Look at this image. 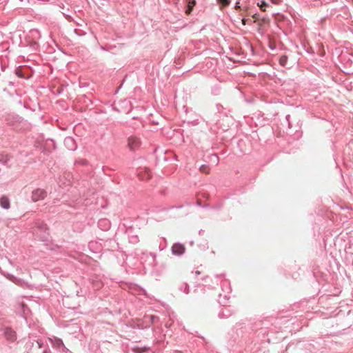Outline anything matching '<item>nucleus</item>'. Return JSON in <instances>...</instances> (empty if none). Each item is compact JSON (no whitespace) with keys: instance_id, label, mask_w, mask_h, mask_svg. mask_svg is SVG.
Segmentation results:
<instances>
[{"instance_id":"nucleus-1","label":"nucleus","mask_w":353,"mask_h":353,"mask_svg":"<svg viewBox=\"0 0 353 353\" xmlns=\"http://www.w3.org/2000/svg\"><path fill=\"white\" fill-rule=\"evenodd\" d=\"M33 234L35 238L41 241L46 242L50 240L49 229L41 220L35 221Z\"/></svg>"},{"instance_id":"nucleus-2","label":"nucleus","mask_w":353,"mask_h":353,"mask_svg":"<svg viewBox=\"0 0 353 353\" xmlns=\"http://www.w3.org/2000/svg\"><path fill=\"white\" fill-rule=\"evenodd\" d=\"M221 285L222 290L223 291V294H219L218 302L221 305L226 306L231 292L229 281L228 280H223L221 282Z\"/></svg>"},{"instance_id":"nucleus-3","label":"nucleus","mask_w":353,"mask_h":353,"mask_svg":"<svg viewBox=\"0 0 353 353\" xmlns=\"http://www.w3.org/2000/svg\"><path fill=\"white\" fill-rule=\"evenodd\" d=\"M341 60L344 67L348 70L346 72L353 73V55L351 54H342Z\"/></svg>"},{"instance_id":"nucleus-4","label":"nucleus","mask_w":353,"mask_h":353,"mask_svg":"<svg viewBox=\"0 0 353 353\" xmlns=\"http://www.w3.org/2000/svg\"><path fill=\"white\" fill-rule=\"evenodd\" d=\"M49 341L52 346L59 352L66 351V347L65 346L63 341L56 336L49 338Z\"/></svg>"},{"instance_id":"nucleus-5","label":"nucleus","mask_w":353,"mask_h":353,"mask_svg":"<svg viewBox=\"0 0 353 353\" xmlns=\"http://www.w3.org/2000/svg\"><path fill=\"white\" fill-rule=\"evenodd\" d=\"M141 140L135 136H130L128 139V146L131 151L138 150L141 146Z\"/></svg>"},{"instance_id":"nucleus-6","label":"nucleus","mask_w":353,"mask_h":353,"mask_svg":"<svg viewBox=\"0 0 353 353\" xmlns=\"http://www.w3.org/2000/svg\"><path fill=\"white\" fill-rule=\"evenodd\" d=\"M47 196V192L41 188H37L32 192V201L33 202H37L39 201L44 199Z\"/></svg>"},{"instance_id":"nucleus-7","label":"nucleus","mask_w":353,"mask_h":353,"mask_svg":"<svg viewBox=\"0 0 353 353\" xmlns=\"http://www.w3.org/2000/svg\"><path fill=\"white\" fill-rule=\"evenodd\" d=\"M185 247L183 243H175L171 248V252L173 255L180 256L185 252Z\"/></svg>"},{"instance_id":"nucleus-8","label":"nucleus","mask_w":353,"mask_h":353,"mask_svg":"<svg viewBox=\"0 0 353 353\" xmlns=\"http://www.w3.org/2000/svg\"><path fill=\"white\" fill-rule=\"evenodd\" d=\"M3 334L6 339L10 342H14L17 340V333L11 327H6Z\"/></svg>"},{"instance_id":"nucleus-9","label":"nucleus","mask_w":353,"mask_h":353,"mask_svg":"<svg viewBox=\"0 0 353 353\" xmlns=\"http://www.w3.org/2000/svg\"><path fill=\"white\" fill-rule=\"evenodd\" d=\"M5 276L8 280H10V281H12V283L19 286L25 287L27 285L26 282L23 279L17 278L11 274L8 273Z\"/></svg>"},{"instance_id":"nucleus-10","label":"nucleus","mask_w":353,"mask_h":353,"mask_svg":"<svg viewBox=\"0 0 353 353\" xmlns=\"http://www.w3.org/2000/svg\"><path fill=\"white\" fill-rule=\"evenodd\" d=\"M98 226L101 230L105 231L110 229V222L106 219H100L98 221Z\"/></svg>"},{"instance_id":"nucleus-11","label":"nucleus","mask_w":353,"mask_h":353,"mask_svg":"<svg viewBox=\"0 0 353 353\" xmlns=\"http://www.w3.org/2000/svg\"><path fill=\"white\" fill-rule=\"evenodd\" d=\"M0 205L3 209H9L10 207L9 199L5 196H1L0 199Z\"/></svg>"},{"instance_id":"nucleus-12","label":"nucleus","mask_w":353,"mask_h":353,"mask_svg":"<svg viewBox=\"0 0 353 353\" xmlns=\"http://www.w3.org/2000/svg\"><path fill=\"white\" fill-rule=\"evenodd\" d=\"M64 144L70 150H74L76 148L74 140L72 137H66L64 140Z\"/></svg>"},{"instance_id":"nucleus-13","label":"nucleus","mask_w":353,"mask_h":353,"mask_svg":"<svg viewBox=\"0 0 353 353\" xmlns=\"http://www.w3.org/2000/svg\"><path fill=\"white\" fill-rule=\"evenodd\" d=\"M187 8L185 9V13L186 14L189 15L191 14L194 6L196 5V1L195 0H187Z\"/></svg>"},{"instance_id":"nucleus-14","label":"nucleus","mask_w":353,"mask_h":353,"mask_svg":"<svg viewBox=\"0 0 353 353\" xmlns=\"http://www.w3.org/2000/svg\"><path fill=\"white\" fill-rule=\"evenodd\" d=\"M245 329V326L243 323L236 324V326L234 327V330L238 336L242 334L243 332H244L243 330Z\"/></svg>"},{"instance_id":"nucleus-15","label":"nucleus","mask_w":353,"mask_h":353,"mask_svg":"<svg viewBox=\"0 0 353 353\" xmlns=\"http://www.w3.org/2000/svg\"><path fill=\"white\" fill-rule=\"evenodd\" d=\"M179 290L186 294H188L190 292L189 285L186 283H181L179 285Z\"/></svg>"},{"instance_id":"nucleus-16","label":"nucleus","mask_w":353,"mask_h":353,"mask_svg":"<svg viewBox=\"0 0 353 353\" xmlns=\"http://www.w3.org/2000/svg\"><path fill=\"white\" fill-rule=\"evenodd\" d=\"M9 157L8 154H0V163L3 165H7L9 162Z\"/></svg>"},{"instance_id":"nucleus-17","label":"nucleus","mask_w":353,"mask_h":353,"mask_svg":"<svg viewBox=\"0 0 353 353\" xmlns=\"http://www.w3.org/2000/svg\"><path fill=\"white\" fill-rule=\"evenodd\" d=\"M288 61V57L285 54L281 56L279 58V63L281 65H282L283 67L287 65Z\"/></svg>"},{"instance_id":"nucleus-18","label":"nucleus","mask_w":353,"mask_h":353,"mask_svg":"<svg viewBox=\"0 0 353 353\" xmlns=\"http://www.w3.org/2000/svg\"><path fill=\"white\" fill-rule=\"evenodd\" d=\"M230 315V311L228 310V309H224L221 312H219V316L220 318H223V317H228Z\"/></svg>"},{"instance_id":"nucleus-19","label":"nucleus","mask_w":353,"mask_h":353,"mask_svg":"<svg viewBox=\"0 0 353 353\" xmlns=\"http://www.w3.org/2000/svg\"><path fill=\"white\" fill-rule=\"evenodd\" d=\"M129 242L132 244H136L139 242V237L137 235H132L129 236Z\"/></svg>"},{"instance_id":"nucleus-20","label":"nucleus","mask_w":353,"mask_h":353,"mask_svg":"<svg viewBox=\"0 0 353 353\" xmlns=\"http://www.w3.org/2000/svg\"><path fill=\"white\" fill-rule=\"evenodd\" d=\"M210 161L214 163L216 165H217L219 163V157L217 156V154H212L210 157Z\"/></svg>"},{"instance_id":"nucleus-21","label":"nucleus","mask_w":353,"mask_h":353,"mask_svg":"<svg viewBox=\"0 0 353 353\" xmlns=\"http://www.w3.org/2000/svg\"><path fill=\"white\" fill-rule=\"evenodd\" d=\"M258 6L262 10H265L264 8L267 7L268 4L265 0H261L259 3H258Z\"/></svg>"},{"instance_id":"nucleus-22","label":"nucleus","mask_w":353,"mask_h":353,"mask_svg":"<svg viewBox=\"0 0 353 353\" xmlns=\"http://www.w3.org/2000/svg\"><path fill=\"white\" fill-rule=\"evenodd\" d=\"M216 1L219 3L221 4L223 6H228L231 2V0H216Z\"/></svg>"},{"instance_id":"nucleus-23","label":"nucleus","mask_w":353,"mask_h":353,"mask_svg":"<svg viewBox=\"0 0 353 353\" xmlns=\"http://www.w3.org/2000/svg\"><path fill=\"white\" fill-rule=\"evenodd\" d=\"M148 318L150 319L152 323H156L157 320H158V317L154 315H150L148 316Z\"/></svg>"},{"instance_id":"nucleus-24","label":"nucleus","mask_w":353,"mask_h":353,"mask_svg":"<svg viewBox=\"0 0 353 353\" xmlns=\"http://www.w3.org/2000/svg\"><path fill=\"white\" fill-rule=\"evenodd\" d=\"M31 34H32V36L34 37H40V32H39V30H32L31 31Z\"/></svg>"},{"instance_id":"nucleus-25","label":"nucleus","mask_w":353,"mask_h":353,"mask_svg":"<svg viewBox=\"0 0 353 353\" xmlns=\"http://www.w3.org/2000/svg\"><path fill=\"white\" fill-rule=\"evenodd\" d=\"M234 8L236 10H241V5H240V2L239 1H236V3H235V6H234Z\"/></svg>"},{"instance_id":"nucleus-26","label":"nucleus","mask_w":353,"mask_h":353,"mask_svg":"<svg viewBox=\"0 0 353 353\" xmlns=\"http://www.w3.org/2000/svg\"><path fill=\"white\" fill-rule=\"evenodd\" d=\"M42 353H52V352H51L50 349L48 347H47L46 348H45L43 350Z\"/></svg>"},{"instance_id":"nucleus-27","label":"nucleus","mask_w":353,"mask_h":353,"mask_svg":"<svg viewBox=\"0 0 353 353\" xmlns=\"http://www.w3.org/2000/svg\"><path fill=\"white\" fill-rule=\"evenodd\" d=\"M37 343L38 344L39 347H43V343L41 340H38L37 341Z\"/></svg>"},{"instance_id":"nucleus-28","label":"nucleus","mask_w":353,"mask_h":353,"mask_svg":"<svg viewBox=\"0 0 353 353\" xmlns=\"http://www.w3.org/2000/svg\"><path fill=\"white\" fill-rule=\"evenodd\" d=\"M66 350V351H61V352H61V353H70V351L68 348H66V350Z\"/></svg>"},{"instance_id":"nucleus-29","label":"nucleus","mask_w":353,"mask_h":353,"mask_svg":"<svg viewBox=\"0 0 353 353\" xmlns=\"http://www.w3.org/2000/svg\"><path fill=\"white\" fill-rule=\"evenodd\" d=\"M8 85H10V86H14V83L12 81H8Z\"/></svg>"},{"instance_id":"nucleus-30","label":"nucleus","mask_w":353,"mask_h":353,"mask_svg":"<svg viewBox=\"0 0 353 353\" xmlns=\"http://www.w3.org/2000/svg\"><path fill=\"white\" fill-rule=\"evenodd\" d=\"M241 21H242V23H243V25H245V24H246V19H244V18H243V19H241Z\"/></svg>"},{"instance_id":"nucleus-31","label":"nucleus","mask_w":353,"mask_h":353,"mask_svg":"<svg viewBox=\"0 0 353 353\" xmlns=\"http://www.w3.org/2000/svg\"><path fill=\"white\" fill-rule=\"evenodd\" d=\"M290 117V116L289 114L286 115V117H285V119L288 121V123H289Z\"/></svg>"},{"instance_id":"nucleus-32","label":"nucleus","mask_w":353,"mask_h":353,"mask_svg":"<svg viewBox=\"0 0 353 353\" xmlns=\"http://www.w3.org/2000/svg\"><path fill=\"white\" fill-rule=\"evenodd\" d=\"M200 169H201V170L204 171V165L201 166Z\"/></svg>"},{"instance_id":"nucleus-33","label":"nucleus","mask_w":353,"mask_h":353,"mask_svg":"<svg viewBox=\"0 0 353 353\" xmlns=\"http://www.w3.org/2000/svg\"><path fill=\"white\" fill-rule=\"evenodd\" d=\"M183 208V205H179V206H176V208H177V209H179V208Z\"/></svg>"},{"instance_id":"nucleus-34","label":"nucleus","mask_w":353,"mask_h":353,"mask_svg":"<svg viewBox=\"0 0 353 353\" xmlns=\"http://www.w3.org/2000/svg\"><path fill=\"white\" fill-rule=\"evenodd\" d=\"M271 1H272L273 3H276V1H274V0H271Z\"/></svg>"},{"instance_id":"nucleus-35","label":"nucleus","mask_w":353,"mask_h":353,"mask_svg":"<svg viewBox=\"0 0 353 353\" xmlns=\"http://www.w3.org/2000/svg\"><path fill=\"white\" fill-rule=\"evenodd\" d=\"M194 292H195V293H198V292H199L198 290H194Z\"/></svg>"},{"instance_id":"nucleus-36","label":"nucleus","mask_w":353,"mask_h":353,"mask_svg":"<svg viewBox=\"0 0 353 353\" xmlns=\"http://www.w3.org/2000/svg\"><path fill=\"white\" fill-rule=\"evenodd\" d=\"M196 274H200V272H199V271H196Z\"/></svg>"},{"instance_id":"nucleus-37","label":"nucleus","mask_w":353,"mask_h":353,"mask_svg":"<svg viewBox=\"0 0 353 353\" xmlns=\"http://www.w3.org/2000/svg\"><path fill=\"white\" fill-rule=\"evenodd\" d=\"M197 204H198V205H201L200 202H197Z\"/></svg>"},{"instance_id":"nucleus-38","label":"nucleus","mask_w":353,"mask_h":353,"mask_svg":"<svg viewBox=\"0 0 353 353\" xmlns=\"http://www.w3.org/2000/svg\"><path fill=\"white\" fill-rule=\"evenodd\" d=\"M176 353H181V352H176Z\"/></svg>"}]
</instances>
